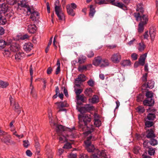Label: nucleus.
Returning <instances> with one entry per match:
<instances>
[{"mask_svg": "<svg viewBox=\"0 0 158 158\" xmlns=\"http://www.w3.org/2000/svg\"><path fill=\"white\" fill-rule=\"evenodd\" d=\"M133 15L137 21H140L139 23L146 25L148 21V16L143 15L139 13H135Z\"/></svg>", "mask_w": 158, "mask_h": 158, "instance_id": "nucleus-1", "label": "nucleus"}, {"mask_svg": "<svg viewBox=\"0 0 158 158\" xmlns=\"http://www.w3.org/2000/svg\"><path fill=\"white\" fill-rule=\"evenodd\" d=\"M75 128L73 127L71 129H68V131H69V133L72 132V134H70L69 133L65 137L64 135H62L60 136L59 138V141L60 143H63L64 142L67 141V137H69V136H71L72 137H74L75 136Z\"/></svg>", "mask_w": 158, "mask_h": 158, "instance_id": "nucleus-2", "label": "nucleus"}, {"mask_svg": "<svg viewBox=\"0 0 158 158\" xmlns=\"http://www.w3.org/2000/svg\"><path fill=\"white\" fill-rule=\"evenodd\" d=\"M81 116L82 117L81 118L83 120V121L82 122H79L80 125H81V126H80V127H82V125L83 124V123L85 126L87 127H88V126H87V125L88 123H90L91 120V115L88 114H83Z\"/></svg>", "mask_w": 158, "mask_h": 158, "instance_id": "nucleus-3", "label": "nucleus"}, {"mask_svg": "<svg viewBox=\"0 0 158 158\" xmlns=\"http://www.w3.org/2000/svg\"><path fill=\"white\" fill-rule=\"evenodd\" d=\"M55 9L56 13L59 19L60 20H63L64 17V15L61 7L55 5Z\"/></svg>", "mask_w": 158, "mask_h": 158, "instance_id": "nucleus-4", "label": "nucleus"}, {"mask_svg": "<svg viewBox=\"0 0 158 158\" xmlns=\"http://www.w3.org/2000/svg\"><path fill=\"white\" fill-rule=\"evenodd\" d=\"M30 11H28L31 14L30 18L33 21H35L39 18V13L35 10L32 8L31 9Z\"/></svg>", "mask_w": 158, "mask_h": 158, "instance_id": "nucleus-5", "label": "nucleus"}, {"mask_svg": "<svg viewBox=\"0 0 158 158\" xmlns=\"http://www.w3.org/2000/svg\"><path fill=\"white\" fill-rule=\"evenodd\" d=\"M121 58V56L118 53H114L113 54L111 57V60L114 63H118Z\"/></svg>", "mask_w": 158, "mask_h": 158, "instance_id": "nucleus-6", "label": "nucleus"}, {"mask_svg": "<svg viewBox=\"0 0 158 158\" xmlns=\"http://www.w3.org/2000/svg\"><path fill=\"white\" fill-rule=\"evenodd\" d=\"M155 131L154 127H153V128L148 129L147 131V134L146 137L148 138L152 139L156 137V135L154 133Z\"/></svg>", "mask_w": 158, "mask_h": 158, "instance_id": "nucleus-7", "label": "nucleus"}, {"mask_svg": "<svg viewBox=\"0 0 158 158\" xmlns=\"http://www.w3.org/2000/svg\"><path fill=\"white\" fill-rule=\"evenodd\" d=\"M9 10L8 5L7 3L2 4L0 7V13L4 14Z\"/></svg>", "mask_w": 158, "mask_h": 158, "instance_id": "nucleus-8", "label": "nucleus"}, {"mask_svg": "<svg viewBox=\"0 0 158 158\" xmlns=\"http://www.w3.org/2000/svg\"><path fill=\"white\" fill-rule=\"evenodd\" d=\"M108 1H109L114 5L117 6L124 10L127 9L126 6L122 2H114V0H107Z\"/></svg>", "mask_w": 158, "mask_h": 158, "instance_id": "nucleus-9", "label": "nucleus"}, {"mask_svg": "<svg viewBox=\"0 0 158 158\" xmlns=\"http://www.w3.org/2000/svg\"><path fill=\"white\" fill-rule=\"evenodd\" d=\"M93 108V106L89 104H86L84 106L81 107L79 111L81 113H84L91 110Z\"/></svg>", "mask_w": 158, "mask_h": 158, "instance_id": "nucleus-10", "label": "nucleus"}, {"mask_svg": "<svg viewBox=\"0 0 158 158\" xmlns=\"http://www.w3.org/2000/svg\"><path fill=\"white\" fill-rule=\"evenodd\" d=\"M9 48L11 52H16L19 51L20 49V47L18 44L14 43L10 46Z\"/></svg>", "mask_w": 158, "mask_h": 158, "instance_id": "nucleus-11", "label": "nucleus"}, {"mask_svg": "<svg viewBox=\"0 0 158 158\" xmlns=\"http://www.w3.org/2000/svg\"><path fill=\"white\" fill-rule=\"evenodd\" d=\"M143 103L144 105L146 106H152L154 103V100L153 98H146L143 102Z\"/></svg>", "mask_w": 158, "mask_h": 158, "instance_id": "nucleus-12", "label": "nucleus"}, {"mask_svg": "<svg viewBox=\"0 0 158 158\" xmlns=\"http://www.w3.org/2000/svg\"><path fill=\"white\" fill-rule=\"evenodd\" d=\"M96 154L99 156H102L105 158H110V156L105 152V150H102L101 151L99 150L98 149L96 150Z\"/></svg>", "mask_w": 158, "mask_h": 158, "instance_id": "nucleus-13", "label": "nucleus"}, {"mask_svg": "<svg viewBox=\"0 0 158 158\" xmlns=\"http://www.w3.org/2000/svg\"><path fill=\"white\" fill-rule=\"evenodd\" d=\"M53 125H56V130L58 134L59 135H62V132L65 131L64 127L60 125H56L55 123H53Z\"/></svg>", "mask_w": 158, "mask_h": 158, "instance_id": "nucleus-14", "label": "nucleus"}, {"mask_svg": "<svg viewBox=\"0 0 158 158\" xmlns=\"http://www.w3.org/2000/svg\"><path fill=\"white\" fill-rule=\"evenodd\" d=\"M33 47L32 44L30 42H28L25 44L23 45V48L25 51L29 52L31 50Z\"/></svg>", "mask_w": 158, "mask_h": 158, "instance_id": "nucleus-15", "label": "nucleus"}, {"mask_svg": "<svg viewBox=\"0 0 158 158\" xmlns=\"http://www.w3.org/2000/svg\"><path fill=\"white\" fill-rule=\"evenodd\" d=\"M25 54L24 52H19L15 55V58L17 61H19L25 57Z\"/></svg>", "mask_w": 158, "mask_h": 158, "instance_id": "nucleus-16", "label": "nucleus"}, {"mask_svg": "<svg viewBox=\"0 0 158 158\" xmlns=\"http://www.w3.org/2000/svg\"><path fill=\"white\" fill-rule=\"evenodd\" d=\"M92 138V136H90L87 138V140L84 141L85 147L86 148L89 147H90L92 148H94V145L91 144L90 140Z\"/></svg>", "mask_w": 158, "mask_h": 158, "instance_id": "nucleus-17", "label": "nucleus"}, {"mask_svg": "<svg viewBox=\"0 0 158 158\" xmlns=\"http://www.w3.org/2000/svg\"><path fill=\"white\" fill-rule=\"evenodd\" d=\"M92 65L91 64H87L85 65H79L78 68L79 71L82 72L84 71H86L87 69V68H91Z\"/></svg>", "mask_w": 158, "mask_h": 158, "instance_id": "nucleus-18", "label": "nucleus"}, {"mask_svg": "<svg viewBox=\"0 0 158 158\" xmlns=\"http://www.w3.org/2000/svg\"><path fill=\"white\" fill-rule=\"evenodd\" d=\"M102 61V58L100 56H98L94 58L93 61V64L96 66H98L100 64Z\"/></svg>", "mask_w": 158, "mask_h": 158, "instance_id": "nucleus-19", "label": "nucleus"}, {"mask_svg": "<svg viewBox=\"0 0 158 158\" xmlns=\"http://www.w3.org/2000/svg\"><path fill=\"white\" fill-rule=\"evenodd\" d=\"M36 30V27L34 24H30L28 26V31L31 33H34L35 32Z\"/></svg>", "mask_w": 158, "mask_h": 158, "instance_id": "nucleus-20", "label": "nucleus"}, {"mask_svg": "<svg viewBox=\"0 0 158 158\" xmlns=\"http://www.w3.org/2000/svg\"><path fill=\"white\" fill-rule=\"evenodd\" d=\"M147 53H146L140 56L139 59V63L141 65H143L145 64V61L147 56Z\"/></svg>", "mask_w": 158, "mask_h": 158, "instance_id": "nucleus-21", "label": "nucleus"}, {"mask_svg": "<svg viewBox=\"0 0 158 158\" xmlns=\"http://www.w3.org/2000/svg\"><path fill=\"white\" fill-rule=\"evenodd\" d=\"M66 9L67 13L69 15L72 16H74L75 15V13L73 9L71 8L70 4L67 5L66 6Z\"/></svg>", "mask_w": 158, "mask_h": 158, "instance_id": "nucleus-22", "label": "nucleus"}, {"mask_svg": "<svg viewBox=\"0 0 158 158\" xmlns=\"http://www.w3.org/2000/svg\"><path fill=\"white\" fill-rule=\"evenodd\" d=\"M20 5L21 6L27 8V11H30L31 9L32 8L30 7L28 5L27 3L25 0H22L20 2Z\"/></svg>", "mask_w": 158, "mask_h": 158, "instance_id": "nucleus-23", "label": "nucleus"}, {"mask_svg": "<svg viewBox=\"0 0 158 158\" xmlns=\"http://www.w3.org/2000/svg\"><path fill=\"white\" fill-rule=\"evenodd\" d=\"M89 101L93 104L97 103L99 101L98 96L96 95H94L91 98L89 99Z\"/></svg>", "mask_w": 158, "mask_h": 158, "instance_id": "nucleus-24", "label": "nucleus"}, {"mask_svg": "<svg viewBox=\"0 0 158 158\" xmlns=\"http://www.w3.org/2000/svg\"><path fill=\"white\" fill-rule=\"evenodd\" d=\"M13 108L15 111L18 114L20 113L21 110L17 102H15Z\"/></svg>", "mask_w": 158, "mask_h": 158, "instance_id": "nucleus-25", "label": "nucleus"}, {"mask_svg": "<svg viewBox=\"0 0 158 158\" xmlns=\"http://www.w3.org/2000/svg\"><path fill=\"white\" fill-rule=\"evenodd\" d=\"M96 12L95 8L93 5H90V11L89 13V16L90 18H93Z\"/></svg>", "mask_w": 158, "mask_h": 158, "instance_id": "nucleus-26", "label": "nucleus"}, {"mask_svg": "<svg viewBox=\"0 0 158 158\" xmlns=\"http://www.w3.org/2000/svg\"><path fill=\"white\" fill-rule=\"evenodd\" d=\"M145 47V45L142 42L139 43L137 46V48L139 52H142L143 51Z\"/></svg>", "mask_w": 158, "mask_h": 158, "instance_id": "nucleus-27", "label": "nucleus"}, {"mask_svg": "<svg viewBox=\"0 0 158 158\" xmlns=\"http://www.w3.org/2000/svg\"><path fill=\"white\" fill-rule=\"evenodd\" d=\"M55 104L57 105L59 108L66 107L68 106V104L66 101L56 102Z\"/></svg>", "mask_w": 158, "mask_h": 158, "instance_id": "nucleus-28", "label": "nucleus"}, {"mask_svg": "<svg viewBox=\"0 0 158 158\" xmlns=\"http://www.w3.org/2000/svg\"><path fill=\"white\" fill-rule=\"evenodd\" d=\"M2 140L4 143L7 144L10 143L12 142L10 136L9 135H7L5 137H4L3 139H2Z\"/></svg>", "mask_w": 158, "mask_h": 158, "instance_id": "nucleus-29", "label": "nucleus"}, {"mask_svg": "<svg viewBox=\"0 0 158 158\" xmlns=\"http://www.w3.org/2000/svg\"><path fill=\"white\" fill-rule=\"evenodd\" d=\"M85 76L83 74H80L78 76L77 78L76 79V81L83 82L85 81Z\"/></svg>", "mask_w": 158, "mask_h": 158, "instance_id": "nucleus-30", "label": "nucleus"}, {"mask_svg": "<svg viewBox=\"0 0 158 158\" xmlns=\"http://www.w3.org/2000/svg\"><path fill=\"white\" fill-rule=\"evenodd\" d=\"M149 33L151 40L153 41L155 38L156 34V31L154 29H152L150 30Z\"/></svg>", "mask_w": 158, "mask_h": 158, "instance_id": "nucleus-31", "label": "nucleus"}, {"mask_svg": "<svg viewBox=\"0 0 158 158\" xmlns=\"http://www.w3.org/2000/svg\"><path fill=\"white\" fill-rule=\"evenodd\" d=\"M86 59L85 56L83 55L80 56L78 58V63L80 64H82L85 62Z\"/></svg>", "mask_w": 158, "mask_h": 158, "instance_id": "nucleus-32", "label": "nucleus"}, {"mask_svg": "<svg viewBox=\"0 0 158 158\" xmlns=\"http://www.w3.org/2000/svg\"><path fill=\"white\" fill-rule=\"evenodd\" d=\"M136 111L139 114L143 113L145 111L144 107L142 106H139L136 109Z\"/></svg>", "mask_w": 158, "mask_h": 158, "instance_id": "nucleus-33", "label": "nucleus"}, {"mask_svg": "<svg viewBox=\"0 0 158 158\" xmlns=\"http://www.w3.org/2000/svg\"><path fill=\"white\" fill-rule=\"evenodd\" d=\"M109 63L108 60L106 59H102L100 67H105L109 65Z\"/></svg>", "mask_w": 158, "mask_h": 158, "instance_id": "nucleus-34", "label": "nucleus"}, {"mask_svg": "<svg viewBox=\"0 0 158 158\" xmlns=\"http://www.w3.org/2000/svg\"><path fill=\"white\" fill-rule=\"evenodd\" d=\"M77 101L79 100H81L82 102H86V98L83 95H79L77 96Z\"/></svg>", "mask_w": 158, "mask_h": 158, "instance_id": "nucleus-35", "label": "nucleus"}, {"mask_svg": "<svg viewBox=\"0 0 158 158\" xmlns=\"http://www.w3.org/2000/svg\"><path fill=\"white\" fill-rule=\"evenodd\" d=\"M93 90L91 88L86 89L84 92L86 95L88 96L91 97Z\"/></svg>", "mask_w": 158, "mask_h": 158, "instance_id": "nucleus-36", "label": "nucleus"}, {"mask_svg": "<svg viewBox=\"0 0 158 158\" xmlns=\"http://www.w3.org/2000/svg\"><path fill=\"white\" fill-rule=\"evenodd\" d=\"M147 118L149 120H153L156 118V114L149 113L147 115Z\"/></svg>", "mask_w": 158, "mask_h": 158, "instance_id": "nucleus-37", "label": "nucleus"}, {"mask_svg": "<svg viewBox=\"0 0 158 158\" xmlns=\"http://www.w3.org/2000/svg\"><path fill=\"white\" fill-rule=\"evenodd\" d=\"M145 96L147 98L151 99L152 98L153 96V93L151 91H147L145 93Z\"/></svg>", "mask_w": 158, "mask_h": 158, "instance_id": "nucleus-38", "label": "nucleus"}, {"mask_svg": "<svg viewBox=\"0 0 158 158\" xmlns=\"http://www.w3.org/2000/svg\"><path fill=\"white\" fill-rule=\"evenodd\" d=\"M7 21L5 18L2 16V14L0 13V24L3 25L6 23Z\"/></svg>", "mask_w": 158, "mask_h": 158, "instance_id": "nucleus-39", "label": "nucleus"}, {"mask_svg": "<svg viewBox=\"0 0 158 158\" xmlns=\"http://www.w3.org/2000/svg\"><path fill=\"white\" fill-rule=\"evenodd\" d=\"M121 64L123 66H126L130 65L131 63L129 60H126L123 61L121 62Z\"/></svg>", "mask_w": 158, "mask_h": 158, "instance_id": "nucleus-40", "label": "nucleus"}, {"mask_svg": "<svg viewBox=\"0 0 158 158\" xmlns=\"http://www.w3.org/2000/svg\"><path fill=\"white\" fill-rule=\"evenodd\" d=\"M136 11L139 12L138 13H140V12L142 14L144 10L142 7V5L141 4H139L137 5Z\"/></svg>", "mask_w": 158, "mask_h": 158, "instance_id": "nucleus-41", "label": "nucleus"}, {"mask_svg": "<svg viewBox=\"0 0 158 158\" xmlns=\"http://www.w3.org/2000/svg\"><path fill=\"white\" fill-rule=\"evenodd\" d=\"M7 43L5 41L3 40H0V49H1L5 48L7 45Z\"/></svg>", "mask_w": 158, "mask_h": 158, "instance_id": "nucleus-42", "label": "nucleus"}, {"mask_svg": "<svg viewBox=\"0 0 158 158\" xmlns=\"http://www.w3.org/2000/svg\"><path fill=\"white\" fill-rule=\"evenodd\" d=\"M96 114H94V116L95 118L94 124L96 127H98L100 126L101 124V121L98 119L95 118V116Z\"/></svg>", "mask_w": 158, "mask_h": 158, "instance_id": "nucleus-43", "label": "nucleus"}, {"mask_svg": "<svg viewBox=\"0 0 158 158\" xmlns=\"http://www.w3.org/2000/svg\"><path fill=\"white\" fill-rule=\"evenodd\" d=\"M145 25V24L139 23L138 28V31L139 33H141L143 31L144 29V26Z\"/></svg>", "mask_w": 158, "mask_h": 158, "instance_id": "nucleus-44", "label": "nucleus"}, {"mask_svg": "<svg viewBox=\"0 0 158 158\" xmlns=\"http://www.w3.org/2000/svg\"><path fill=\"white\" fill-rule=\"evenodd\" d=\"M147 84L149 86V88L152 89L154 87L155 83L154 81L152 80L148 81Z\"/></svg>", "mask_w": 158, "mask_h": 158, "instance_id": "nucleus-45", "label": "nucleus"}, {"mask_svg": "<svg viewBox=\"0 0 158 158\" xmlns=\"http://www.w3.org/2000/svg\"><path fill=\"white\" fill-rule=\"evenodd\" d=\"M8 84L6 82L0 80V87L2 88H6L8 85Z\"/></svg>", "mask_w": 158, "mask_h": 158, "instance_id": "nucleus-46", "label": "nucleus"}, {"mask_svg": "<svg viewBox=\"0 0 158 158\" xmlns=\"http://www.w3.org/2000/svg\"><path fill=\"white\" fill-rule=\"evenodd\" d=\"M30 89H31V93L33 97L34 98H36V95L35 94V90L34 89V88L33 86L31 84L30 85Z\"/></svg>", "mask_w": 158, "mask_h": 158, "instance_id": "nucleus-47", "label": "nucleus"}, {"mask_svg": "<svg viewBox=\"0 0 158 158\" xmlns=\"http://www.w3.org/2000/svg\"><path fill=\"white\" fill-rule=\"evenodd\" d=\"M3 54L5 57H7L10 55V52L8 49L5 50L3 52Z\"/></svg>", "mask_w": 158, "mask_h": 158, "instance_id": "nucleus-48", "label": "nucleus"}, {"mask_svg": "<svg viewBox=\"0 0 158 158\" xmlns=\"http://www.w3.org/2000/svg\"><path fill=\"white\" fill-rule=\"evenodd\" d=\"M154 123L152 122L146 121L145 123V124L146 127H150L153 126Z\"/></svg>", "mask_w": 158, "mask_h": 158, "instance_id": "nucleus-49", "label": "nucleus"}, {"mask_svg": "<svg viewBox=\"0 0 158 158\" xmlns=\"http://www.w3.org/2000/svg\"><path fill=\"white\" fill-rule=\"evenodd\" d=\"M86 55L88 58H91L94 56V53L93 51L89 50L87 52Z\"/></svg>", "mask_w": 158, "mask_h": 158, "instance_id": "nucleus-50", "label": "nucleus"}, {"mask_svg": "<svg viewBox=\"0 0 158 158\" xmlns=\"http://www.w3.org/2000/svg\"><path fill=\"white\" fill-rule=\"evenodd\" d=\"M148 112L152 114H156V110L153 107L149 108L147 110Z\"/></svg>", "mask_w": 158, "mask_h": 158, "instance_id": "nucleus-51", "label": "nucleus"}, {"mask_svg": "<svg viewBox=\"0 0 158 158\" xmlns=\"http://www.w3.org/2000/svg\"><path fill=\"white\" fill-rule=\"evenodd\" d=\"M143 98V94H140L137 96V100L138 102L141 101Z\"/></svg>", "mask_w": 158, "mask_h": 158, "instance_id": "nucleus-52", "label": "nucleus"}, {"mask_svg": "<svg viewBox=\"0 0 158 158\" xmlns=\"http://www.w3.org/2000/svg\"><path fill=\"white\" fill-rule=\"evenodd\" d=\"M158 142L157 140L153 138L151 139L150 141V144L153 146H155L157 144Z\"/></svg>", "mask_w": 158, "mask_h": 158, "instance_id": "nucleus-53", "label": "nucleus"}, {"mask_svg": "<svg viewBox=\"0 0 158 158\" xmlns=\"http://www.w3.org/2000/svg\"><path fill=\"white\" fill-rule=\"evenodd\" d=\"M140 149H133V151L135 154H138L139 153L140 154H142Z\"/></svg>", "mask_w": 158, "mask_h": 158, "instance_id": "nucleus-54", "label": "nucleus"}, {"mask_svg": "<svg viewBox=\"0 0 158 158\" xmlns=\"http://www.w3.org/2000/svg\"><path fill=\"white\" fill-rule=\"evenodd\" d=\"M72 147H73L70 143H67L64 145L63 148H71Z\"/></svg>", "mask_w": 158, "mask_h": 158, "instance_id": "nucleus-55", "label": "nucleus"}, {"mask_svg": "<svg viewBox=\"0 0 158 158\" xmlns=\"http://www.w3.org/2000/svg\"><path fill=\"white\" fill-rule=\"evenodd\" d=\"M148 153L151 156L154 155L155 153V150L154 149H149Z\"/></svg>", "mask_w": 158, "mask_h": 158, "instance_id": "nucleus-56", "label": "nucleus"}, {"mask_svg": "<svg viewBox=\"0 0 158 158\" xmlns=\"http://www.w3.org/2000/svg\"><path fill=\"white\" fill-rule=\"evenodd\" d=\"M87 83L89 86L92 87L94 85V82L92 80H89L87 82Z\"/></svg>", "mask_w": 158, "mask_h": 158, "instance_id": "nucleus-57", "label": "nucleus"}, {"mask_svg": "<svg viewBox=\"0 0 158 158\" xmlns=\"http://www.w3.org/2000/svg\"><path fill=\"white\" fill-rule=\"evenodd\" d=\"M95 2L96 3L99 5L105 3V0H96Z\"/></svg>", "mask_w": 158, "mask_h": 158, "instance_id": "nucleus-58", "label": "nucleus"}, {"mask_svg": "<svg viewBox=\"0 0 158 158\" xmlns=\"http://www.w3.org/2000/svg\"><path fill=\"white\" fill-rule=\"evenodd\" d=\"M131 57L133 60H136L137 59L138 55L135 53H133L131 54Z\"/></svg>", "mask_w": 158, "mask_h": 158, "instance_id": "nucleus-59", "label": "nucleus"}, {"mask_svg": "<svg viewBox=\"0 0 158 158\" xmlns=\"http://www.w3.org/2000/svg\"><path fill=\"white\" fill-rule=\"evenodd\" d=\"M83 89H78L75 91V93L77 95V96L79 95L82 92Z\"/></svg>", "mask_w": 158, "mask_h": 158, "instance_id": "nucleus-60", "label": "nucleus"}, {"mask_svg": "<svg viewBox=\"0 0 158 158\" xmlns=\"http://www.w3.org/2000/svg\"><path fill=\"white\" fill-rule=\"evenodd\" d=\"M8 3L11 5H13L16 3V0H6Z\"/></svg>", "mask_w": 158, "mask_h": 158, "instance_id": "nucleus-61", "label": "nucleus"}, {"mask_svg": "<svg viewBox=\"0 0 158 158\" xmlns=\"http://www.w3.org/2000/svg\"><path fill=\"white\" fill-rule=\"evenodd\" d=\"M23 145L25 147H27L30 144L27 140H25L23 141Z\"/></svg>", "mask_w": 158, "mask_h": 158, "instance_id": "nucleus-62", "label": "nucleus"}, {"mask_svg": "<svg viewBox=\"0 0 158 158\" xmlns=\"http://www.w3.org/2000/svg\"><path fill=\"white\" fill-rule=\"evenodd\" d=\"M142 89V90H146L147 88H149V86L148 84H147L146 83H144L143 84L141 87Z\"/></svg>", "mask_w": 158, "mask_h": 158, "instance_id": "nucleus-63", "label": "nucleus"}, {"mask_svg": "<svg viewBox=\"0 0 158 158\" xmlns=\"http://www.w3.org/2000/svg\"><path fill=\"white\" fill-rule=\"evenodd\" d=\"M77 155L76 154L70 153L68 156L69 158H76Z\"/></svg>", "mask_w": 158, "mask_h": 158, "instance_id": "nucleus-64", "label": "nucleus"}]
</instances>
